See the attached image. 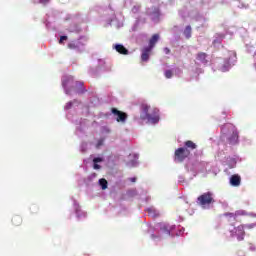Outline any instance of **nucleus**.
I'll use <instances>...</instances> for the list:
<instances>
[{
	"mask_svg": "<svg viewBox=\"0 0 256 256\" xmlns=\"http://www.w3.org/2000/svg\"><path fill=\"white\" fill-rule=\"evenodd\" d=\"M148 227V233H151V239L153 241H161V237L163 235H168L169 237H174L175 234L173 233L176 229L175 225H170L167 222H160L151 226V224H146Z\"/></svg>",
	"mask_w": 256,
	"mask_h": 256,
	"instance_id": "f257e3e1",
	"label": "nucleus"
},
{
	"mask_svg": "<svg viewBox=\"0 0 256 256\" xmlns=\"http://www.w3.org/2000/svg\"><path fill=\"white\" fill-rule=\"evenodd\" d=\"M62 87L66 95H83L87 92V89L83 86V82H75V79L71 75H64L62 77Z\"/></svg>",
	"mask_w": 256,
	"mask_h": 256,
	"instance_id": "f03ea898",
	"label": "nucleus"
},
{
	"mask_svg": "<svg viewBox=\"0 0 256 256\" xmlns=\"http://www.w3.org/2000/svg\"><path fill=\"white\" fill-rule=\"evenodd\" d=\"M140 119L146 121L147 125H157L161 121V112L158 108H151L147 104H142Z\"/></svg>",
	"mask_w": 256,
	"mask_h": 256,
	"instance_id": "7ed1b4c3",
	"label": "nucleus"
},
{
	"mask_svg": "<svg viewBox=\"0 0 256 256\" xmlns=\"http://www.w3.org/2000/svg\"><path fill=\"white\" fill-rule=\"evenodd\" d=\"M222 135L220 141L222 143H229V145H237L239 143V132L235 125L227 123L221 128Z\"/></svg>",
	"mask_w": 256,
	"mask_h": 256,
	"instance_id": "20e7f679",
	"label": "nucleus"
},
{
	"mask_svg": "<svg viewBox=\"0 0 256 256\" xmlns=\"http://www.w3.org/2000/svg\"><path fill=\"white\" fill-rule=\"evenodd\" d=\"M224 60L218 58L215 60L214 65L217 67L218 71L222 73H227L235 63H237V53L235 51H226Z\"/></svg>",
	"mask_w": 256,
	"mask_h": 256,
	"instance_id": "39448f33",
	"label": "nucleus"
},
{
	"mask_svg": "<svg viewBox=\"0 0 256 256\" xmlns=\"http://www.w3.org/2000/svg\"><path fill=\"white\" fill-rule=\"evenodd\" d=\"M226 239H237V241H244L245 239V226H233L230 225L226 227L224 232Z\"/></svg>",
	"mask_w": 256,
	"mask_h": 256,
	"instance_id": "423d86ee",
	"label": "nucleus"
},
{
	"mask_svg": "<svg viewBox=\"0 0 256 256\" xmlns=\"http://www.w3.org/2000/svg\"><path fill=\"white\" fill-rule=\"evenodd\" d=\"M186 169L189 173H192V177H196L197 173H213V165L209 162H198L193 167L186 165Z\"/></svg>",
	"mask_w": 256,
	"mask_h": 256,
	"instance_id": "0eeeda50",
	"label": "nucleus"
},
{
	"mask_svg": "<svg viewBox=\"0 0 256 256\" xmlns=\"http://www.w3.org/2000/svg\"><path fill=\"white\" fill-rule=\"evenodd\" d=\"M216 159L226 165V167H229V169H235V167L237 166V161H239V156H227L223 151H220L217 153Z\"/></svg>",
	"mask_w": 256,
	"mask_h": 256,
	"instance_id": "6e6552de",
	"label": "nucleus"
},
{
	"mask_svg": "<svg viewBox=\"0 0 256 256\" xmlns=\"http://www.w3.org/2000/svg\"><path fill=\"white\" fill-rule=\"evenodd\" d=\"M215 194L213 192H206L200 195L197 202L203 209H209L211 203H215Z\"/></svg>",
	"mask_w": 256,
	"mask_h": 256,
	"instance_id": "1a4fd4ad",
	"label": "nucleus"
},
{
	"mask_svg": "<svg viewBox=\"0 0 256 256\" xmlns=\"http://www.w3.org/2000/svg\"><path fill=\"white\" fill-rule=\"evenodd\" d=\"M87 43L86 37H80L78 40H72L68 43L67 47L68 49H71L72 51H77L78 53H81L85 51V45Z\"/></svg>",
	"mask_w": 256,
	"mask_h": 256,
	"instance_id": "9d476101",
	"label": "nucleus"
},
{
	"mask_svg": "<svg viewBox=\"0 0 256 256\" xmlns=\"http://www.w3.org/2000/svg\"><path fill=\"white\" fill-rule=\"evenodd\" d=\"M111 70V64H108L103 59L98 60V66L96 68H89L88 73L91 75V77H97L99 74V71H110Z\"/></svg>",
	"mask_w": 256,
	"mask_h": 256,
	"instance_id": "9b49d317",
	"label": "nucleus"
},
{
	"mask_svg": "<svg viewBox=\"0 0 256 256\" xmlns=\"http://www.w3.org/2000/svg\"><path fill=\"white\" fill-rule=\"evenodd\" d=\"M146 15L151 19L152 23H159L161 21V10L157 6L147 8Z\"/></svg>",
	"mask_w": 256,
	"mask_h": 256,
	"instance_id": "f8f14e48",
	"label": "nucleus"
},
{
	"mask_svg": "<svg viewBox=\"0 0 256 256\" xmlns=\"http://www.w3.org/2000/svg\"><path fill=\"white\" fill-rule=\"evenodd\" d=\"M109 133H111L109 127L103 126L101 128V136L93 142L95 149H101V147L105 145V140L107 139L105 135H109Z\"/></svg>",
	"mask_w": 256,
	"mask_h": 256,
	"instance_id": "ddd939ff",
	"label": "nucleus"
},
{
	"mask_svg": "<svg viewBox=\"0 0 256 256\" xmlns=\"http://www.w3.org/2000/svg\"><path fill=\"white\" fill-rule=\"evenodd\" d=\"M79 107H81V103H79V101L77 100L68 102L64 107V110L67 112L66 114L67 119H69L70 121H75L71 117V111H75L79 109Z\"/></svg>",
	"mask_w": 256,
	"mask_h": 256,
	"instance_id": "4468645a",
	"label": "nucleus"
},
{
	"mask_svg": "<svg viewBox=\"0 0 256 256\" xmlns=\"http://www.w3.org/2000/svg\"><path fill=\"white\" fill-rule=\"evenodd\" d=\"M174 155H175L174 160L176 161V163H181L182 161H185V159H187V157H189L190 152H189V150L181 147V148H178L175 150Z\"/></svg>",
	"mask_w": 256,
	"mask_h": 256,
	"instance_id": "2eb2a0df",
	"label": "nucleus"
},
{
	"mask_svg": "<svg viewBox=\"0 0 256 256\" xmlns=\"http://www.w3.org/2000/svg\"><path fill=\"white\" fill-rule=\"evenodd\" d=\"M72 201H73V209L76 215V219H78V221H83V219L87 218V212L81 209V206L79 205V202H77V200L72 198Z\"/></svg>",
	"mask_w": 256,
	"mask_h": 256,
	"instance_id": "dca6fc26",
	"label": "nucleus"
},
{
	"mask_svg": "<svg viewBox=\"0 0 256 256\" xmlns=\"http://www.w3.org/2000/svg\"><path fill=\"white\" fill-rule=\"evenodd\" d=\"M76 126V135L78 137H83V135L85 134V127H87V122L83 119L80 120H75L74 121Z\"/></svg>",
	"mask_w": 256,
	"mask_h": 256,
	"instance_id": "f3484780",
	"label": "nucleus"
},
{
	"mask_svg": "<svg viewBox=\"0 0 256 256\" xmlns=\"http://www.w3.org/2000/svg\"><path fill=\"white\" fill-rule=\"evenodd\" d=\"M111 113L118 123L127 121V113L119 111L117 108H112Z\"/></svg>",
	"mask_w": 256,
	"mask_h": 256,
	"instance_id": "a211bd4d",
	"label": "nucleus"
},
{
	"mask_svg": "<svg viewBox=\"0 0 256 256\" xmlns=\"http://www.w3.org/2000/svg\"><path fill=\"white\" fill-rule=\"evenodd\" d=\"M126 165L127 167H137L139 165V154H129L126 159Z\"/></svg>",
	"mask_w": 256,
	"mask_h": 256,
	"instance_id": "6ab92c4d",
	"label": "nucleus"
},
{
	"mask_svg": "<svg viewBox=\"0 0 256 256\" xmlns=\"http://www.w3.org/2000/svg\"><path fill=\"white\" fill-rule=\"evenodd\" d=\"M209 64V56L205 54L204 52H199L196 55V65H208Z\"/></svg>",
	"mask_w": 256,
	"mask_h": 256,
	"instance_id": "aec40b11",
	"label": "nucleus"
},
{
	"mask_svg": "<svg viewBox=\"0 0 256 256\" xmlns=\"http://www.w3.org/2000/svg\"><path fill=\"white\" fill-rule=\"evenodd\" d=\"M194 20H196L197 23H199L200 27H209V24H208L209 18H207V16H205L204 14L197 13L194 16Z\"/></svg>",
	"mask_w": 256,
	"mask_h": 256,
	"instance_id": "412c9836",
	"label": "nucleus"
},
{
	"mask_svg": "<svg viewBox=\"0 0 256 256\" xmlns=\"http://www.w3.org/2000/svg\"><path fill=\"white\" fill-rule=\"evenodd\" d=\"M241 215H245V211L244 210H238L235 213H225L224 217H227L228 221L230 223H233V221H237V217H239Z\"/></svg>",
	"mask_w": 256,
	"mask_h": 256,
	"instance_id": "4be33fe9",
	"label": "nucleus"
},
{
	"mask_svg": "<svg viewBox=\"0 0 256 256\" xmlns=\"http://www.w3.org/2000/svg\"><path fill=\"white\" fill-rule=\"evenodd\" d=\"M151 51H153L151 48L149 47H144L141 50V61L143 63H147L149 61V58L151 57Z\"/></svg>",
	"mask_w": 256,
	"mask_h": 256,
	"instance_id": "5701e85b",
	"label": "nucleus"
},
{
	"mask_svg": "<svg viewBox=\"0 0 256 256\" xmlns=\"http://www.w3.org/2000/svg\"><path fill=\"white\" fill-rule=\"evenodd\" d=\"M229 183L232 187H239L241 185V176L239 174H234L230 177Z\"/></svg>",
	"mask_w": 256,
	"mask_h": 256,
	"instance_id": "b1692460",
	"label": "nucleus"
},
{
	"mask_svg": "<svg viewBox=\"0 0 256 256\" xmlns=\"http://www.w3.org/2000/svg\"><path fill=\"white\" fill-rule=\"evenodd\" d=\"M112 49H115V51H117V53H120L121 55H129V50H127V48H125V46H123L122 44H114L112 46Z\"/></svg>",
	"mask_w": 256,
	"mask_h": 256,
	"instance_id": "393cba45",
	"label": "nucleus"
},
{
	"mask_svg": "<svg viewBox=\"0 0 256 256\" xmlns=\"http://www.w3.org/2000/svg\"><path fill=\"white\" fill-rule=\"evenodd\" d=\"M183 148L186 149V151H189V153H191V151H194V149H197V144H195L191 140H187L186 142H184Z\"/></svg>",
	"mask_w": 256,
	"mask_h": 256,
	"instance_id": "a878e982",
	"label": "nucleus"
},
{
	"mask_svg": "<svg viewBox=\"0 0 256 256\" xmlns=\"http://www.w3.org/2000/svg\"><path fill=\"white\" fill-rule=\"evenodd\" d=\"M105 161V157L98 156L93 158V169H101V165L99 163H103Z\"/></svg>",
	"mask_w": 256,
	"mask_h": 256,
	"instance_id": "bb28decb",
	"label": "nucleus"
},
{
	"mask_svg": "<svg viewBox=\"0 0 256 256\" xmlns=\"http://www.w3.org/2000/svg\"><path fill=\"white\" fill-rule=\"evenodd\" d=\"M193 174H191L190 178H187L183 175H179L178 176V185H189V182L191 181V179H193Z\"/></svg>",
	"mask_w": 256,
	"mask_h": 256,
	"instance_id": "cd10ccee",
	"label": "nucleus"
},
{
	"mask_svg": "<svg viewBox=\"0 0 256 256\" xmlns=\"http://www.w3.org/2000/svg\"><path fill=\"white\" fill-rule=\"evenodd\" d=\"M146 213H148L149 217H159L160 212L155 207L151 206L146 209Z\"/></svg>",
	"mask_w": 256,
	"mask_h": 256,
	"instance_id": "c85d7f7f",
	"label": "nucleus"
},
{
	"mask_svg": "<svg viewBox=\"0 0 256 256\" xmlns=\"http://www.w3.org/2000/svg\"><path fill=\"white\" fill-rule=\"evenodd\" d=\"M157 41H159V34H154L149 40V45L146 47L153 50L155 48V45H157Z\"/></svg>",
	"mask_w": 256,
	"mask_h": 256,
	"instance_id": "c756f323",
	"label": "nucleus"
},
{
	"mask_svg": "<svg viewBox=\"0 0 256 256\" xmlns=\"http://www.w3.org/2000/svg\"><path fill=\"white\" fill-rule=\"evenodd\" d=\"M101 100L99 99V97L95 94H92V96L90 97V107H97V105H100Z\"/></svg>",
	"mask_w": 256,
	"mask_h": 256,
	"instance_id": "7c9ffc66",
	"label": "nucleus"
},
{
	"mask_svg": "<svg viewBox=\"0 0 256 256\" xmlns=\"http://www.w3.org/2000/svg\"><path fill=\"white\" fill-rule=\"evenodd\" d=\"M95 179H97V173H92V174H90V175L84 180V183H85V185H87L88 187H91V185H93V181H95Z\"/></svg>",
	"mask_w": 256,
	"mask_h": 256,
	"instance_id": "2f4dec72",
	"label": "nucleus"
},
{
	"mask_svg": "<svg viewBox=\"0 0 256 256\" xmlns=\"http://www.w3.org/2000/svg\"><path fill=\"white\" fill-rule=\"evenodd\" d=\"M147 19L139 16L136 18V22L135 24L133 25L132 27V31H137V27H139V25L143 24V23H146Z\"/></svg>",
	"mask_w": 256,
	"mask_h": 256,
	"instance_id": "473e14b6",
	"label": "nucleus"
},
{
	"mask_svg": "<svg viewBox=\"0 0 256 256\" xmlns=\"http://www.w3.org/2000/svg\"><path fill=\"white\" fill-rule=\"evenodd\" d=\"M98 185H99L100 189H102V191H105V189H107V187H109V182H107V180L105 178H101L98 180Z\"/></svg>",
	"mask_w": 256,
	"mask_h": 256,
	"instance_id": "72a5a7b5",
	"label": "nucleus"
},
{
	"mask_svg": "<svg viewBox=\"0 0 256 256\" xmlns=\"http://www.w3.org/2000/svg\"><path fill=\"white\" fill-rule=\"evenodd\" d=\"M183 35L186 39H191V35H192L191 25H188L185 27V29L183 31Z\"/></svg>",
	"mask_w": 256,
	"mask_h": 256,
	"instance_id": "f704fd0d",
	"label": "nucleus"
},
{
	"mask_svg": "<svg viewBox=\"0 0 256 256\" xmlns=\"http://www.w3.org/2000/svg\"><path fill=\"white\" fill-rule=\"evenodd\" d=\"M109 17L106 19L108 25H111V23H113V21H115V11H113V9L110 8L109 10Z\"/></svg>",
	"mask_w": 256,
	"mask_h": 256,
	"instance_id": "c9c22d12",
	"label": "nucleus"
},
{
	"mask_svg": "<svg viewBox=\"0 0 256 256\" xmlns=\"http://www.w3.org/2000/svg\"><path fill=\"white\" fill-rule=\"evenodd\" d=\"M140 12H141V4H135L131 9L132 15H138V13Z\"/></svg>",
	"mask_w": 256,
	"mask_h": 256,
	"instance_id": "e433bc0d",
	"label": "nucleus"
},
{
	"mask_svg": "<svg viewBox=\"0 0 256 256\" xmlns=\"http://www.w3.org/2000/svg\"><path fill=\"white\" fill-rule=\"evenodd\" d=\"M225 39V34H216L215 39L213 41L214 45H217V43H221Z\"/></svg>",
	"mask_w": 256,
	"mask_h": 256,
	"instance_id": "4c0bfd02",
	"label": "nucleus"
},
{
	"mask_svg": "<svg viewBox=\"0 0 256 256\" xmlns=\"http://www.w3.org/2000/svg\"><path fill=\"white\" fill-rule=\"evenodd\" d=\"M91 147V144H87L85 142H82L80 145V151L81 153H87V150H89Z\"/></svg>",
	"mask_w": 256,
	"mask_h": 256,
	"instance_id": "58836bf2",
	"label": "nucleus"
},
{
	"mask_svg": "<svg viewBox=\"0 0 256 256\" xmlns=\"http://www.w3.org/2000/svg\"><path fill=\"white\" fill-rule=\"evenodd\" d=\"M201 73H203V69L201 68H196V71L194 72V76L192 78H190L191 81H193V79H195L197 81V77H199V75H201Z\"/></svg>",
	"mask_w": 256,
	"mask_h": 256,
	"instance_id": "ea45409f",
	"label": "nucleus"
},
{
	"mask_svg": "<svg viewBox=\"0 0 256 256\" xmlns=\"http://www.w3.org/2000/svg\"><path fill=\"white\" fill-rule=\"evenodd\" d=\"M174 73H175L174 69L172 70L168 69L164 71V76L166 77V79H171Z\"/></svg>",
	"mask_w": 256,
	"mask_h": 256,
	"instance_id": "a19ab883",
	"label": "nucleus"
},
{
	"mask_svg": "<svg viewBox=\"0 0 256 256\" xmlns=\"http://www.w3.org/2000/svg\"><path fill=\"white\" fill-rule=\"evenodd\" d=\"M241 143H242V145H251L252 141H251V139H249L247 137H242Z\"/></svg>",
	"mask_w": 256,
	"mask_h": 256,
	"instance_id": "79ce46f5",
	"label": "nucleus"
},
{
	"mask_svg": "<svg viewBox=\"0 0 256 256\" xmlns=\"http://www.w3.org/2000/svg\"><path fill=\"white\" fill-rule=\"evenodd\" d=\"M12 222L14 223V225H21V216L13 217Z\"/></svg>",
	"mask_w": 256,
	"mask_h": 256,
	"instance_id": "37998d69",
	"label": "nucleus"
},
{
	"mask_svg": "<svg viewBox=\"0 0 256 256\" xmlns=\"http://www.w3.org/2000/svg\"><path fill=\"white\" fill-rule=\"evenodd\" d=\"M239 9H249V4H245L243 2L238 3Z\"/></svg>",
	"mask_w": 256,
	"mask_h": 256,
	"instance_id": "c03bdc74",
	"label": "nucleus"
},
{
	"mask_svg": "<svg viewBox=\"0 0 256 256\" xmlns=\"http://www.w3.org/2000/svg\"><path fill=\"white\" fill-rule=\"evenodd\" d=\"M242 226L244 227V229H254V227H256V223L244 224Z\"/></svg>",
	"mask_w": 256,
	"mask_h": 256,
	"instance_id": "a18cd8bd",
	"label": "nucleus"
},
{
	"mask_svg": "<svg viewBox=\"0 0 256 256\" xmlns=\"http://www.w3.org/2000/svg\"><path fill=\"white\" fill-rule=\"evenodd\" d=\"M246 49H247V53H253V51L255 50V47L246 44Z\"/></svg>",
	"mask_w": 256,
	"mask_h": 256,
	"instance_id": "49530a36",
	"label": "nucleus"
},
{
	"mask_svg": "<svg viewBox=\"0 0 256 256\" xmlns=\"http://www.w3.org/2000/svg\"><path fill=\"white\" fill-rule=\"evenodd\" d=\"M128 195L129 197H135V195H137V190L136 189L129 190Z\"/></svg>",
	"mask_w": 256,
	"mask_h": 256,
	"instance_id": "de8ad7c7",
	"label": "nucleus"
},
{
	"mask_svg": "<svg viewBox=\"0 0 256 256\" xmlns=\"http://www.w3.org/2000/svg\"><path fill=\"white\" fill-rule=\"evenodd\" d=\"M65 41H67V36H61L59 39L60 45H63V43H65Z\"/></svg>",
	"mask_w": 256,
	"mask_h": 256,
	"instance_id": "09e8293b",
	"label": "nucleus"
},
{
	"mask_svg": "<svg viewBox=\"0 0 256 256\" xmlns=\"http://www.w3.org/2000/svg\"><path fill=\"white\" fill-rule=\"evenodd\" d=\"M39 3L41 5H49V3H51V0H39Z\"/></svg>",
	"mask_w": 256,
	"mask_h": 256,
	"instance_id": "8fccbe9b",
	"label": "nucleus"
},
{
	"mask_svg": "<svg viewBox=\"0 0 256 256\" xmlns=\"http://www.w3.org/2000/svg\"><path fill=\"white\" fill-rule=\"evenodd\" d=\"M183 233H185V228H180L178 232H176V235H183Z\"/></svg>",
	"mask_w": 256,
	"mask_h": 256,
	"instance_id": "3c124183",
	"label": "nucleus"
},
{
	"mask_svg": "<svg viewBox=\"0 0 256 256\" xmlns=\"http://www.w3.org/2000/svg\"><path fill=\"white\" fill-rule=\"evenodd\" d=\"M163 51H164L165 55H169V53H171V50L168 47H165L163 49Z\"/></svg>",
	"mask_w": 256,
	"mask_h": 256,
	"instance_id": "603ef678",
	"label": "nucleus"
},
{
	"mask_svg": "<svg viewBox=\"0 0 256 256\" xmlns=\"http://www.w3.org/2000/svg\"><path fill=\"white\" fill-rule=\"evenodd\" d=\"M128 181H131V183H136L137 177L128 178Z\"/></svg>",
	"mask_w": 256,
	"mask_h": 256,
	"instance_id": "864d4df0",
	"label": "nucleus"
},
{
	"mask_svg": "<svg viewBox=\"0 0 256 256\" xmlns=\"http://www.w3.org/2000/svg\"><path fill=\"white\" fill-rule=\"evenodd\" d=\"M174 73H177V75H181V69L175 68Z\"/></svg>",
	"mask_w": 256,
	"mask_h": 256,
	"instance_id": "5fc2aeb1",
	"label": "nucleus"
},
{
	"mask_svg": "<svg viewBox=\"0 0 256 256\" xmlns=\"http://www.w3.org/2000/svg\"><path fill=\"white\" fill-rule=\"evenodd\" d=\"M149 201H151V196H146L145 202H146V203H149Z\"/></svg>",
	"mask_w": 256,
	"mask_h": 256,
	"instance_id": "6e6d98bb",
	"label": "nucleus"
},
{
	"mask_svg": "<svg viewBox=\"0 0 256 256\" xmlns=\"http://www.w3.org/2000/svg\"><path fill=\"white\" fill-rule=\"evenodd\" d=\"M45 25H46V27H47V29H49V20H45Z\"/></svg>",
	"mask_w": 256,
	"mask_h": 256,
	"instance_id": "4d7b16f0",
	"label": "nucleus"
},
{
	"mask_svg": "<svg viewBox=\"0 0 256 256\" xmlns=\"http://www.w3.org/2000/svg\"><path fill=\"white\" fill-rule=\"evenodd\" d=\"M69 31L70 33H74V31H77V28H70Z\"/></svg>",
	"mask_w": 256,
	"mask_h": 256,
	"instance_id": "13d9d810",
	"label": "nucleus"
},
{
	"mask_svg": "<svg viewBox=\"0 0 256 256\" xmlns=\"http://www.w3.org/2000/svg\"><path fill=\"white\" fill-rule=\"evenodd\" d=\"M251 251H255V247L251 246L250 247Z\"/></svg>",
	"mask_w": 256,
	"mask_h": 256,
	"instance_id": "bf43d9fd",
	"label": "nucleus"
},
{
	"mask_svg": "<svg viewBox=\"0 0 256 256\" xmlns=\"http://www.w3.org/2000/svg\"><path fill=\"white\" fill-rule=\"evenodd\" d=\"M251 217H256V214H255V213H252V214H251Z\"/></svg>",
	"mask_w": 256,
	"mask_h": 256,
	"instance_id": "052dcab7",
	"label": "nucleus"
}]
</instances>
